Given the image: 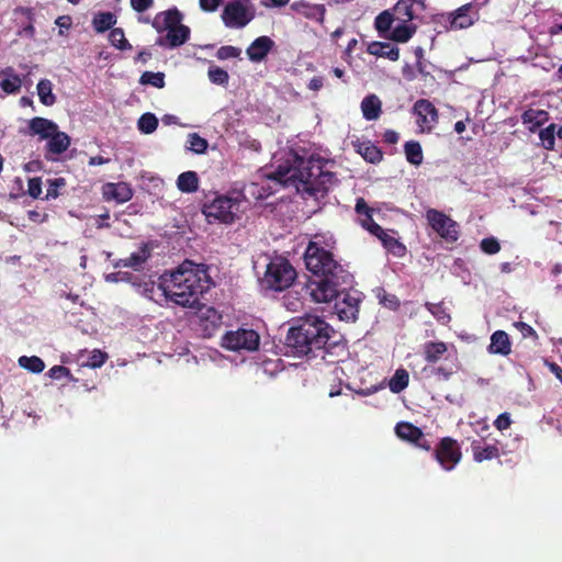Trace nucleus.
Instances as JSON below:
<instances>
[{
  "mask_svg": "<svg viewBox=\"0 0 562 562\" xmlns=\"http://www.w3.org/2000/svg\"><path fill=\"white\" fill-rule=\"evenodd\" d=\"M267 178L284 187L294 186L310 195L323 196L328 191L327 183L331 181L333 173L324 171V160L321 157L301 156L291 150L285 161L267 175Z\"/></svg>",
  "mask_w": 562,
  "mask_h": 562,
  "instance_id": "obj_1",
  "label": "nucleus"
},
{
  "mask_svg": "<svg viewBox=\"0 0 562 562\" xmlns=\"http://www.w3.org/2000/svg\"><path fill=\"white\" fill-rule=\"evenodd\" d=\"M213 282L204 269L186 260L177 270L160 276L158 289L166 300L182 307H195Z\"/></svg>",
  "mask_w": 562,
  "mask_h": 562,
  "instance_id": "obj_2",
  "label": "nucleus"
},
{
  "mask_svg": "<svg viewBox=\"0 0 562 562\" xmlns=\"http://www.w3.org/2000/svg\"><path fill=\"white\" fill-rule=\"evenodd\" d=\"M333 328L323 318L315 315H307L299 321L296 326L289 329L286 346L294 356L325 359L330 342Z\"/></svg>",
  "mask_w": 562,
  "mask_h": 562,
  "instance_id": "obj_3",
  "label": "nucleus"
},
{
  "mask_svg": "<svg viewBox=\"0 0 562 562\" xmlns=\"http://www.w3.org/2000/svg\"><path fill=\"white\" fill-rule=\"evenodd\" d=\"M182 20L183 14L177 8L158 12L153 20L147 16L138 18L142 23H150L157 33L167 32L156 41V44L164 48L179 47L189 40L191 31L182 24Z\"/></svg>",
  "mask_w": 562,
  "mask_h": 562,
  "instance_id": "obj_4",
  "label": "nucleus"
},
{
  "mask_svg": "<svg viewBox=\"0 0 562 562\" xmlns=\"http://www.w3.org/2000/svg\"><path fill=\"white\" fill-rule=\"evenodd\" d=\"M324 237L315 235L304 252V262L312 277L342 273L341 266L334 259L331 251L323 246Z\"/></svg>",
  "mask_w": 562,
  "mask_h": 562,
  "instance_id": "obj_5",
  "label": "nucleus"
},
{
  "mask_svg": "<svg viewBox=\"0 0 562 562\" xmlns=\"http://www.w3.org/2000/svg\"><path fill=\"white\" fill-rule=\"evenodd\" d=\"M342 279L340 273L311 277L306 283V290L315 303H329L342 294V302L351 306L349 293L340 289Z\"/></svg>",
  "mask_w": 562,
  "mask_h": 562,
  "instance_id": "obj_6",
  "label": "nucleus"
},
{
  "mask_svg": "<svg viewBox=\"0 0 562 562\" xmlns=\"http://www.w3.org/2000/svg\"><path fill=\"white\" fill-rule=\"evenodd\" d=\"M296 276V271L289 260L277 258L267 266L262 284L267 289L281 292L293 284Z\"/></svg>",
  "mask_w": 562,
  "mask_h": 562,
  "instance_id": "obj_7",
  "label": "nucleus"
},
{
  "mask_svg": "<svg viewBox=\"0 0 562 562\" xmlns=\"http://www.w3.org/2000/svg\"><path fill=\"white\" fill-rule=\"evenodd\" d=\"M239 201L227 195H216L211 202H205L202 206V213L209 223L220 222L232 224L235 222Z\"/></svg>",
  "mask_w": 562,
  "mask_h": 562,
  "instance_id": "obj_8",
  "label": "nucleus"
},
{
  "mask_svg": "<svg viewBox=\"0 0 562 562\" xmlns=\"http://www.w3.org/2000/svg\"><path fill=\"white\" fill-rule=\"evenodd\" d=\"M429 226L445 240L454 243L459 238V225L441 211L429 209L426 211Z\"/></svg>",
  "mask_w": 562,
  "mask_h": 562,
  "instance_id": "obj_9",
  "label": "nucleus"
},
{
  "mask_svg": "<svg viewBox=\"0 0 562 562\" xmlns=\"http://www.w3.org/2000/svg\"><path fill=\"white\" fill-rule=\"evenodd\" d=\"M259 335L254 329L239 328L235 331H227L222 338V346L233 351H255L259 347Z\"/></svg>",
  "mask_w": 562,
  "mask_h": 562,
  "instance_id": "obj_10",
  "label": "nucleus"
},
{
  "mask_svg": "<svg viewBox=\"0 0 562 562\" xmlns=\"http://www.w3.org/2000/svg\"><path fill=\"white\" fill-rule=\"evenodd\" d=\"M221 18L226 27L243 29L254 20L255 12L239 0H231L225 4Z\"/></svg>",
  "mask_w": 562,
  "mask_h": 562,
  "instance_id": "obj_11",
  "label": "nucleus"
},
{
  "mask_svg": "<svg viewBox=\"0 0 562 562\" xmlns=\"http://www.w3.org/2000/svg\"><path fill=\"white\" fill-rule=\"evenodd\" d=\"M434 457L443 470L451 471L461 461L462 452L456 439L443 437L434 449Z\"/></svg>",
  "mask_w": 562,
  "mask_h": 562,
  "instance_id": "obj_12",
  "label": "nucleus"
},
{
  "mask_svg": "<svg viewBox=\"0 0 562 562\" xmlns=\"http://www.w3.org/2000/svg\"><path fill=\"white\" fill-rule=\"evenodd\" d=\"M414 112L418 116V125L424 130H431L432 124L438 120L436 106L426 99H419L414 104Z\"/></svg>",
  "mask_w": 562,
  "mask_h": 562,
  "instance_id": "obj_13",
  "label": "nucleus"
},
{
  "mask_svg": "<svg viewBox=\"0 0 562 562\" xmlns=\"http://www.w3.org/2000/svg\"><path fill=\"white\" fill-rule=\"evenodd\" d=\"M355 211L359 216V224L371 235L382 233V227L373 220L374 209L370 207L363 198H358Z\"/></svg>",
  "mask_w": 562,
  "mask_h": 562,
  "instance_id": "obj_14",
  "label": "nucleus"
},
{
  "mask_svg": "<svg viewBox=\"0 0 562 562\" xmlns=\"http://www.w3.org/2000/svg\"><path fill=\"white\" fill-rule=\"evenodd\" d=\"M58 125L45 117L35 116L29 121L27 128L23 132L29 136H40V139H47L56 132Z\"/></svg>",
  "mask_w": 562,
  "mask_h": 562,
  "instance_id": "obj_15",
  "label": "nucleus"
},
{
  "mask_svg": "<svg viewBox=\"0 0 562 562\" xmlns=\"http://www.w3.org/2000/svg\"><path fill=\"white\" fill-rule=\"evenodd\" d=\"M473 460L477 463L499 458L498 442L485 443L483 439L471 441Z\"/></svg>",
  "mask_w": 562,
  "mask_h": 562,
  "instance_id": "obj_16",
  "label": "nucleus"
},
{
  "mask_svg": "<svg viewBox=\"0 0 562 562\" xmlns=\"http://www.w3.org/2000/svg\"><path fill=\"white\" fill-rule=\"evenodd\" d=\"M151 249L148 244L143 243L137 251L131 254L130 257L119 259L113 263L114 268H132L136 271L140 270L145 262L150 258Z\"/></svg>",
  "mask_w": 562,
  "mask_h": 562,
  "instance_id": "obj_17",
  "label": "nucleus"
},
{
  "mask_svg": "<svg viewBox=\"0 0 562 562\" xmlns=\"http://www.w3.org/2000/svg\"><path fill=\"white\" fill-rule=\"evenodd\" d=\"M274 47V42L266 35L257 37L246 49L248 58L254 63L263 60Z\"/></svg>",
  "mask_w": 562,
  "mask_h": 562,
  "instance_id": "obj_18",
  "label": "nucleus"
},
{
  "mask_svg": "<svg viewBox=\"0 0 562 562\" xmlns=\"http://www.w3.org/2000/svg\"><path fill=\"white\" fill-rule=\"evenodd\" d=\"M103 196L108 201L114 200L117 203H125L132 199L133 191L125 182H110L103 187Z\"/></svg>",
  "mask_w": 562,
  "mask_h": 562,
  "instance_id": "obj_19",
  "label": "nucleus"
},
{
  "mask_svg": "<svg viewBox=\"0 0 562 562\" xmlns=\"http://www.w3.org/2000/svg\"><path fill=\"white\" fill-rule=\"evenodd\" d=\"M0 78H2V80L0 81V88L3 92H5L7 94H16L18 92H20L23 82L21 77L15 72L13 67L8 66L1 69Z\"/></svg>",
  "mask_w": 562,
  "mask_h": 562,
  "instance_id": "obj_20",
  "label": "nucleus"
},
{
  "mask_svg": "<svg viewBox=\"0 0 562 562\" xmlns=\"http://www.w3.org/2000/svg\"><path fill=\"white\" fill-rule=\"evenodd\" d=\"M367 52L376 57H383L391 61L400 59V48L387 42H371L368 44Z\"/></svg>",
  "mask_w": 562,
  "mask_h": 562,
  "instance_id": "obj_21",
  "label": "nucleus"
},
{
  "mask_svg": "<svg viewBox=\"0 0 562 562\" xmlns=\"http://www.w3.org/2000/svg\"><path fill=\"white\" fill-rule=\"evenodd\" d=\"M550 119L549 112L546 110L528 109L521 114V121L528 125V130L535 133L540 126Z\"/></svg>",
  "mask_w": 562,
  "mask_h": 562,
  "instance_id": "obj_22",
  "label": "nucleus"
},
{
  "mask_svg": "<svg viewBox=\"0 0 562 562\" xmlns=\"http://www.w3.org/2000/svg\"><path fill=\"white\" fill-rule=\"evenodd\" d=\"M490 353L508 356L512 351V344L509 336L504 330H496L491 336L488 346Z\"/></svg>",
  "mask_w": 562,
  "mask_h": 562,
  "instance_id": "obj_23",
  "label": "nucleus"
},
{
  "mask_svg": "<svg viewBox=\"0 0 562 562\" xmlns=\"http://www.w3.org/2000/svg\"><path fill=\"white\" fill-rule=\"evenodd\" d=\"M70 146V137L58 128L47 138L46 150L49 154L60 155Z\"/></svg>",
  "mask_w": 562,
  "mask_h": 562,
  "instance_id": "obj_24",
  "label": "nucleus"
},
{
  "mask_svg": "<svg viewBox=\"0 0 562 562\" xmlns=\"http://www.w3.org/2000/svg\"><path fill=\"white\" fill-rule=\"evenodd\" d=\"M472 9V3H467L450 13V27L452 30H461L469 27L473 24V20L469 12Z\"/></svg>",
  "mask_w": 562,
  "mask_h": 562,
  "instance_id": "obj_25",
  "label": "nucleus"
},
{
  "mask_svg": "<svg viewBox=\"0 0 562 562\" xmlns=\"http://www.w3.org/2000/svg\"><path fill=\"white\" fill-rule=\"evenodd\" d=\"M362 115L368 121L378 120L382 113V102L375 94L367 95L361 102Z\"/></svg>",
  "mask_w": 562,
  "mask_h": 562,
  "instance_id": "obj_26",
  "label": "nucleus"
},
{
  "mask_svg": "<svg viewBox=\"0 0 562 562\" xmlns=\"http://www.w3.org/2000/svg\"><path fill=\"white\" fill-rule=\"evenodd\" d=\"M383 245V247L391 254L402 257L406 252V247L396 237L389 235L383 228L382 233L373 234Z\"/></svg>",
  "mask_w": 562,
  "mask_h": 562,
  "instance_id": "obj_27",
  "label": "nucleus"
},
{
  "mask_svg": "<svg viewBox=\"0 0 562 562\" xmlns=\"http://www.w3.org/2000/svg\"><path fill=\"white\" fill-rule=\"evenodd\" d=\"M447 350V344L443 341H427L424 344V359L428 363H436L442 358Z\"/></svg>",
  "mask_w": 562,
  "mask_h": 562,
  "instance_id": "obj_28",
  "label": "nucleus"
},
{
  "mask_svg": "<svg viewBox=\"0 0 562 562\" xmlns=\"http://www.w3.org/2000/svg\"><path fill=\"white\" fill-rule=\"evenodd\" d=\"M416 31L417 26L415 24L400 22V24L390 32L386 38L397 43H406L413 37Z\"/></svg>",
  "mask_w": 562,
  "mask_h": 562,
  "instance_id": "obj_29",
  "label": "nucleus"
},
{
  "mask_svg": "<svg viewBox=\"0 0 562 562\" xmlns=\"http://www.w3.org/2000/svg\"><path fill=\"white\" fill-rule=\"evenodd\" d=\"M390 10L398 22H411L417 18L411 0H398Z\"/></svg>",
  "mask_w": 562,
  "mask_h": 562,
  "instance_id": "obj_30",
  "label": "nucleus"
},
{
  "mask_svg": "<svg viewBox=\"0 0 562 562\" xmlns=\"http://www.w3.org/2000/svg\"><path fill=\"white\" fill-rule=\"evenodd\" d=\"M395 431L401 439L407 440L409 442L423 439L422 429L407 422L398 423L395 427Z\"/></svg>",
  "mask_w": 562,
  "mask_h": 562,
  "instance_id": "obj_31",
  "label": "nucleus"
},
{
  "mask_svg": "<svg viewBox=\"0 0 562 562\" xmlns=\"http://www.w3.org/2000/svg\"><path fill=\"white\" fill-rule=\"evenodd\" d=\"M357 151L370 164H378L382 160L381 149L371 142H363L357 145Z\"/></svg>",
  "mask_w": 562,
  "mask_h": 562,
  "instance_id": "obj_32",
  "label": "nucleus"
},
{
  "mask_svg": "<svg viewBox=\"0 0 562 562\" xmlns=\"http://www.w3.org/2000/svg\"><path fill=\"white\" fill-rule=\"evenodd\" d=\"M116 24V15L112 12H99L92 20V26L97 33H104L114 29Z\"/></svg>",
  "mask_w": 562,
  "mask_h": 562,
  "instance_id": "obj_33",
  "label": "nucleus"
},
{
  "mask_svg": "<svg viewBox=\"0 0 562 562\" xmlns=\"http://www.w3.org/2000/svg\"><path fill=\"white\" fill-rule=\"evenodd\" d=\"M177 187L181 192L192 193L198 190L199 178L194 171H186L178 176Z\"/></svg>",
  "mask_w": 562,
  "mask_h": 562,
  "instance_id": "obj_34",
  "label": "nucleus"
},
{
  "mask_svg": "<svg viewBox=\"0 0 562 562\" xmlns=\"http://www.w3.org/2000/svg\"><path fill=\"white\" fill-rule=\"evenodd\" d=\"M201 325L204 327V330L213 331L218 328L222 324V315L213 307H207L205 312H203L200 316Z\"/></svg>",
  "mask_w": 562,
  "mask_h": 562,
  "instance_id": "obj_35",
  "label": "nucleus"
},
{
  "mask_svg": "<svg viewBox=\"0 0 562 562\" xmlns=\"http://www.w3.org/2000/svg\"><path fill=\"white\" fill-rule=\"evenodd\" d=\"M37 94L42 104L50 106L56 102L53 85L48 79H41L37 83Z\"/></svg>",
  "mask_w": 562,
  "mask_h": 562,
  "instance_id": "obj_36",
  "label": "nucleus"
},
{
  "mask_svg": "<svg viewBox=\"0 0 562 562\" xmlns=\"http://www.w3.org/2000/svg\"><path fill=\"white\" fill-rule=\"evenodd\" d=\"M404 151L406 159L409 164L414 166H419L423 162L424 156H423V149L418 142L416 140H409L406 142L404 145Z\"/></svg>",
  "mask_w": 562,
  "mask_h": 562,
  "instance_id": "obj_37",
  "label": "nucleus"
},
{
  "mask_svg": "<svg viewBox=\"0 0 562 562\" xmlns=\"http://www.w3.org/2000/svg\"><path fill=\"white\" fill-rule=\"evenodd\" d=\"M409 382V374L407 370L400 368L395 371L394 375L389 381V387L393 393H401L405 390Z\"/></svg>",
  "mask_w": 562,
  "mask_h": 562,
  "instance_id": "obj_38",
  "label": "nucleus"
},
{
  "mask_svg": "<svg viewBox=\"0 0 562 562\" xmlns=\"http://www.w3.org/2000/svg\"><path fill=\"white\" fill-rule=\"evenodd\" d=\"M396 21L391 10L382 11L374 20V26L380 35L386 37L393 22Z\"/></svg>",
  "mask_w": 562,
  "mask_h": 562,
  "instance_id": "obj_39",
  "label": "nucleus"
},
{
  "mask_svg": "<svg viewBox=\"0 0 562 562\" xmlns=\"http://www.w3.org/2000/svg\"><path fill=\"white\" fill-rule=\"evenodd\" d=\"M425 307L440 324L446 325L451 321V316L443 303L426 302Z\"/></svg>",
  "mask_w": 562,
  "mask_h": 562,
  "instance_id": "obj_40",
  "label": "nucleus"
},
{
  "mask_svg": "<svg viewBox=\"0 0 562 562\" xmlns=\"http://www.w3.org/2000/svg\"><path fill=\"white\" fill-rule=\"evenodd\" d=\"M18 362L20 367L32 373H41L45 369L44 361L37 356H22Z\"/></svg>",
  "mask_w": 562,
  "mask_h": 562,
  "instance_id": "obj_41",
  "label": "nucleus"
},
{
  "mask_svg": "<svg viewBox=\"0 0 562 562\" xmlns=\"http://www.w3.org/2000/svg\"><path fill=\"white\" fill-rule=\"evenodd\" d=\"M109 41L111 45L117 49L124 50L132 48V45L126 40L125 33L121 27H114L110 31Z\"/></svg>",
  "mask_w": 562,
  "mask_h": 562,
  "instance_id": "obj_42",
  "label": "nucleus"
},
{
  "mask_svg": "<svg viewBox=\"0 0 562 562\" xmlns=\"http://www.w3.org/2000/svg\"><path fill=\"white\" fill-rule=\"evenodd\" d=\"M138 130L144 134H151L156 131L158 126V119L153 113H144L138 122H137Z\"/></svg>",
  "mask_w": 562,
  "mask_h": 562,
  "instance_id": "obj_43",
  "label": "nucleus"
},
{
  "mask_svg": "<svg viewBox=\"0 0 562 562\" xmlns=\"http://www.w3.org/2000/svg\"><path fill=\"white\" fill-rule=\"evenodd\" d=\"M140 85H149L155 88H164L165 87V74L164 72H153V71H145L142 74L139 78Z\"/></svg>",
  "mask_w": 562,
  "mask_h": 562,
  "instance_id": "obj_44",
  "label": "nucleus"
},
{
  "mask_svg": "<svg viewBox=\"0 0 562 562\" xmlns=\"http://www.w3.org/2000/svg\"><path fill=\"white\" fill-rule=\"evenodd\" d=\"M188 148L199 155L204 154L209 147L207 140L198 133H190L188 135Z\"/></svg>",
  "mask_w": 562,
  "mask_h": 562,
  "instance_id": "obj_45",
  "label": "nucleus"
},
{
  "mask_svg": "<svg viewBox=\"0 0 562 562\" xmlns=\"http://www.w3.org/2000/svg\"><path fill=\"white\" fill-rule=\"evenodd\" d=\"M555 128H557V125L554 123H552L539 132V138L541 139L543 147L548 150L554 149Z\"/></svg>",
  "mask_w": 562,
  "mask_h": 562,
  "instance_id": "obj_46",
  "label": "nucleus"
},
{
  "mask_svg": "<svg viewBox=\"0 0 562 562\" xmlns=\"http://www.w3.org/2000/svg\"><path fill=\"white\" fill-rule=\"evenodd\" d=\"M207 76L214 85L226 86L229 81L228 72L217 66H211L207 70Z\"/></svg>",
  "mask_w": 562,
  "mask_h": 562,
  "instance_id": "obj_47",
  "label": "nucleus"
},
{
  "mask_svg": "<svg viewBox=\"0 0 562 562\" xmlns=\"http://www.w3.org/2000/svg\"><path fill=\"white\" fill-rule=\"evenodd\" d=\"M66 186V180L64 178H55L48 180V187L46 190V200L56 199L59 196V189Z\"/></svg>",
  "mask_w": 562,
  "mask_h": 562,
  "instance_id": "obj_48",
  "label": "nucleus"
},
{
  "mask_svg": "<svg viewBox=\"0 0 562 562\" xmlns=\"http://www.w3.org/2000/svg\"><path fill=\"white\" fill-rule=\"evenodd\" d=\"M480 248L486 255H495L501 250V244L495 237H486L481 240Z\"/></svg>",
  "mask_w": 562,
  "mask_h": 562,
  "instance_id": "obj_49",
  "label": "nucleus"
},
{
  "mask_svg": "<svg viewBox=\"0 0 562 562\" xmlns=\"http://www.w3.org/2000/svg\"><path fill=\"white\" fill-rule=\"evenodd\" d=\"M240 55V49L235 46L225 45L217 49L216 57L221 60L236 58Z\"/></svg>",
  "mask_w": 562,
  "mask_h": 562,
  "instance_id": "obj_50",
  "label": "nucleus"
},
{
  "mask_svg": "<svg viewBox=\"0 0 562 562\" xmlns=\"http://www.w3.org/2000/svg\"><path fill=\"white\" fill-rule=\"evenodd\" d=\"M108 359V355L99 349H94L88 359V366L91 368H100Z\"/></svg>",
  "mask_w": 562,
  "mask_h": 562,
  "instance_id": "obj_51",
  "label": "nucleus"
},
{
  "mask_svg": "<svg viewBox=\"0 0 562 562\" xmlns=\"http://www.w3.org/2000/svg\"><path fill=\"white\" fill-rule=\"evenodd\" d=\"M380 303L392 311H396L401 305L400 300L397 299L396 295L389 294L386 292H384L383 295L380 296Z\"/></svg>",
  "mask_w": 562,
  "mask_h": 562,
  "instance_id": "obj_52",
  "label": "nucleus"
},
{
  "mask_svg": "<svg viewBox=\"0 0 562 562\" xmlns=\"http://www.w3.org/2000/svg\"><path fill=\"white\" fill-rule=\"evenodd\" d=\"M27 193L32 198H34V199L40 198V195L42 193V181H41V178L35 177V178H32V179L29 180Z\"/></svg>",
  "mask_w": 562,
  "mask_h": 562,
  "instance_id": "obj_53",
  "label": "nucleus"
},
{
  "mask_svg": "<svg viewBox=\"0 0 562 562\" xmlns=\"http://www.w3.org/2000/svg\"><path fill=\"white\" fill-rule=\"evenodd\" d=\"M47 375L50 379L59 380L65 376H70V370L67 367L64 366H54L47 371Z\"/></svg>",
  "mask_w": 562,
  "mask_h": 562,
  "instance_id": "obj_54",
  "label": "nucleus"
},
{
  "mask_svg": "<svg viewBox=\"0 0 562 562\" xmlns=\"http://www.w3.org/2000/svg\"><path fill=\"white\" fill-rule=\"evenodd\" d=\"M510 425H512V418H510V414L507 412L498 415L494 422V426L501 431L508 429L510 427Z\"/></svg>",
  "mask_w": 562,
  "mask_h": 562,
  "instance_id": "obj_55",
  "label": "nucleus"
},
{
  "mask_svg": "<svg viewBox=\"0 0 562 562\" xmlns=\"http://www.w3.org/2000/svg\"><path fill=\"white\" fill-rule=\"evenodd\" d=\"M514 326L521 333L522 337H532L533 339H538V334L529 324L516 322Z\"/></svg>",
  "mask_w": 562,
  "mask_h": 562,
  "instance_id": "obj_56",
  "label": "nucleus"
},
{
  "mask_svg": "<svg viewBox=\"0 0 562 562\" xmlns=\"http://www.w3.org/2000/svg\"><path fill=\"white\" fill-rule=\"evenodd\" d=\"M154 5V0H131V7L134 11L143 13Z\"/></svg>",
  "mask_w": 562,
  "mask_h": 562,
  "instance_id": "obj_57",
  "label": "nucleus"
},
{
  "mask_svg": "<svg viewBox=\"0 0 562 562\" xmlns=\"http://www.w3.org/2000/svg\"><path fill=\"white\" fill-rule=\"evenodd\" d=\"M55 24L59 27V34H64V30H69L72 24L70 15H60L55 20Z\"/></svg>",
  "mask_w": 562,
  "mask_h": 562,
  "instance_id": "obj_58",
  "label": "nucleus"
},
{
  "mask_svg": "<svg viewBox=\"0 0 562 562\" xmlns=\"http://www.w3.org/2000/svg\"><path fill=\"white\" fill-rule=\"evenodd\" d=\"M199 4L202 11L214 12L221 4L220 0H199Z\"/></svg>",
  "mask_w": 562,
  "mask_h": 562,
  "instance_id": "obj_59",
  "label": "nucleus"
},
{
  "mask_svg": "<svg viewBox=\"0 0 562 562\" xmlns=\"http://www.w3.org/2000/svg\"><path fill=\"white\" fill-rule=\"evenodd\" d=\"M434 373L435 375L442 378L443 380H449L453 374V369L440 366L434 369Z\"/></svg>",
  "mask_w": 562,
  "mask_h": 562,
  "instance_id": "obj_60",
  "label": "nucleus"
},
{
  "mask_svg": "<svg viewBox=\"0 0 562 562\" xmlns=\"http://www.w3.org/2000/svg\"><path fill=\"white\" fill-rule=\"evenodd\" d=\"M398 139H400L398 133L393 130L385 131V133L383 135V140L390 145L396 144L398 142Z\"/></svg>",
  "mask_w": 562,
  "mask_h": 562,
  "instance_id": "obj_61",
  "label": "nucleus"
},
{
  "mask_svg": "<svg viewBox=\"0 0 562 562\" xmlns=\"http://www.w3.org/2000/svg\"><path fill=\"white\" fill-rule=\"evenodd\" d=\"M15 13H20L24 15L29 22H34V11L32 8L29 7H18L14 10Z\"/></svg>",
  "mask_w": 562,
  "mask_h": 562,
  "instance_id": "obj_62",
  "label": "nucleus"
},
{
  "mask_svg": "<svg viewBox=\"0 0 562 562\" xmlns=\"http://www.w3.org/2000/svg\"><path fill=\"white\" fill-rule=\"evenodd\" d=\"M324 86V80L322 77H313L308 82V89L313 91H318Z\"/></svg>",
  "mask_w": 562,
  "mask_h": 562,
  "instance_id": "obj_63",
  "label": "nucleus"
},
{
  "mask_svg": "<svg viewBox=\"0 0 562 562\" xmlns=\"http://www.w3.org/2000/svg\"><path fill=\"white\" fill-rule=\"evenodd\" d=\"M548 367L555 378L562 383V368L555 362L548 363Z\"/></svg>",
  "mask_w": 562,
  "mask_h": 562,
  "instance_id": "obj_64",
  "label": "nucleus"
}]
</instances>
